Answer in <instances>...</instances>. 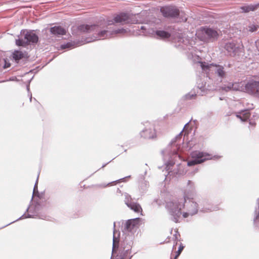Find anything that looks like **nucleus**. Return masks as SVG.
Listing matches in <instances>:
<instances>
[{"label": "nucleus", "instance_id": "1", "mask_svg": "<svg viewBox=\"0 0 259 259\" xmlns=\"http://www.w3.org/2000/svg\"><path fill=\"white\" fill-rule=\"evenodd\" d=\"M166 206L171 215V220L175 223L178 222L182 208H185L187 210L183 213L185 218L196 214L198 210V204L193 200L183 201V199H178L167 202Z\"/></svg>", "mask_w": 259, "mask_h": 259}, {"label": "nucleus", "instance_id": "2", "mask_svg": "<svg viewBox=\"0 0 259 259\" xmlns=\"http://www.w3.org/2000/svg\"><path fill=\"white\" fill-rule=\"evenodd\" d=\"M78 30L82 32L92 33L93 37L87 40L86 42H90L98 39H104L121 34L123 35L127 32L126 29L121 28L110 30V28L103 29V27L97 25H81L78 27Z\"/></svg>", "mask_w": 259, "mask_h": 259}, {"label": "nucleus", "instance_id": "3", "mask_svg": "<svg viewBox=\"0 0 259 259\" xmlns=\"http://www.w3.org/2000/svg\"><path fill=\"white\" fill-rule=\"evenodd\" d=\"M182 132L174 138L166 149L162 152L165 160L167 159V157H168V159H172L173 157L174 158L177 156L180 157V156L178 155L177 151L180 148Z\"/></svg>", "mask_w": 259, "mask_h": 259}, {"label": "nucleus", "instance_id": "4", "mask_svg": "<svg viewBox=\"0 0 259 259\" xmlns=\"http://www.w3.org/2000/svg\"><path fill=\"white\" fill-rule=\"evenodd\" d=\"M197 63L200 65L202 70L206 72L210 71L212 67H214L213 71L215 76H217L221 81L223 79L226 78L227 76V73L225 69V67L222 65L213 63L209 64L202 61H198Z\"/></svg>", "mask_w": 259, "mask_h": 259}, {"label": "nucleus", "instance_id": "5", "mask_svg": "<svg viewBox=\"0 0 259 259\" xmlns=\"http://www.w3.org/2000/svg\"><path fill=\"white\" fill-rule=\"evenodd\" d=\"M38 40V36L33 31L23 30L21 32V38L16 40L18 46L25 47L28 45H34Z\"/></svg>", "mask_w": 259, "mask_h": 259}, {"label": "nucleus", "instance_id": "6", "mask_svg": "<svg viewBox=\"0 0 259 259\" xmlns=\"http://www.w3.org/2000/svg\"><path fill=\"white\" fill-rule=\"evenodd\" d=\"M196 35L200 40L208 42L217 39L219 34L212 28L202 27L196 31Z\"/></svg>", "mask_w": 259, "mask_h": 259}, {"label": "nucleus", "instance_id": "7", "mask_svg": "<svg viewBox=\"0 0 259 259\" xmlns=\"http://www.w3.org/2000/svg\"><path fill=\"white\" fill-rule=\"evenodd\" d=\"M192 160L188 162L187 165L188 166H192L195 164L202 163L204 161L208 159H211L210 155L205 152H200L199 151H194L191 153Z\"/></svg>", "mask_w": 259, "mask_h": 259}, {"label": "nucleus", "instance_id": "8", "mask_svg": "<svg viewBox=\"0 0 259 259\" xmlns=\"http://www.w3.org/2000/svg\"><path fill=\"white\" fill-rule=\"evenodd\" d=\"M196 194V192L194 183L189 180L187 183V186L184 191L183 198L180 199H183V201L193 200Z\"/></svg>", "mask_w": 259, "mask_h": 259}, {"label": "nucleus", "instance_id": "9", "mask_svg": "<svg viewBox=\"0 0 259 259\" xmlns=\"http://www.w3.org/2000/svg\"><path fill=\"white\" fill-rule=\"evenodd\" d=\"M244 90L248 94L259 98V81H248L245 85Z\"/></svg>", "mask_w": 259, "mask_h": 259}, {"label": "nucleus", "instance_id": "10", "mask_svg": "<svg viewBox=\"0 0 259 259\" xmlns=\"http://www.w3.org/2000/svg\"><path fill=\"white\" fill-rule=\"evenodd\" d=\"M161 12L165 17L176 18L180 15L178 9L174 6H166L161 8Z\"/></svg>", "mask_w": 259, "mask_h": 259}, {"label": "nucleus", "instance_id": "11", "mask_svg": "<svg viewBox=\"0 0 259 259\" xmlns=\"http://www.w3.org/2000/svg\"><path fill=\"white\" fill-rule=\"evenodd\" d=\"M124 195L125 197L124 203L128 207L136 212H142V208L141 205L137 202H133V199L131 195L126 193H125Z\"/></svg>", "mask_w": 259, "mask_h": 259}, {"label": "nucleus", "instance_id": "12", "mask_svg": "<svg viewBox=\"0 0 259 259\" xmlns=\"http://www.w3.org/2000/svg\"><path fill=\"white\" fill-rule=\"evenodd\" d=\"M115 23H120L122 24L129 23L132 22V20L129 15L126 13H122L116 15L113 19V20L108 21L106 23V26H109Z\"/></svg>", "mask_w": 259, "mask_h": 259}, {"label": "nucleus", "instance_id": "13", "mask_svg": "<svg viewBox=\"0 0 259 259\" xmlns=\"http://www.w3.org/2000/svg\"><path fill=\"white\" fill-rule=\"evenodd\" d=\"M225 49L231 56H234L238 52L239 47L237 46L236 43L232 41L227 42L225 46Z\"/></svg>", "mask_w": 259, "mask_h": 259}, {"label": "nucleus", "instance_id": "14", "mask_svg": "<svg viewBox=\"0 0 259 259\" xmlns=\"http://www.w3.org/2000/svg\"><path fill=\"white\" fill-rule=\"evenodd\" d=\"M141 136L145 139H153L156 137V132L152 125L150 124L148 128L143 130Z\"/></svg>", "mask_w": 259, "mask_h": 259}, {"label": "nucleus", "instance_id": "15", "mask_svg": "<svg viewBox=\"0 0 259 259\" xmlns=\"http://www.w3.org/2000/svg\"><path fill=\"white\" fill-rule=\"evenodd\" d=\"M221 89L223 91L225 92L239 91L241 89V86L239 82H229L227 84H224L223 85Z\"/></svg>", "mask_w": 259, "mask_h": 259}, {"label": "nucleus", "instance_id": "16", "mask_svg": "<svg viewBox=\"0 0 259 259\" xmlns=\"http://www.w3.org/2000/svg\"><path fill=\"white\" fill-rule=\"evenodd\" d=\"M139 222V218L128 220L125 223L124 229L128 232L132 231L135 227L137 226Z\"/></svg>", "mask_w": 259, "mask_h": 259}, {"label": "nucleus", "instance_id": "17", "mask_svg": "<svg viewBox=\"0 0 259 259\" xmlns=\"http://www.w3.org/2000/svg\"><path fill=\"white\" fill-rule=\"evenodd\" d=\"M133 242L131 241L128 243L127 244V246L123 248L122 252L120 253V255H118L117 259H125L126 257H128V255L130 254V249L132 247Z\"/></svg>", "mask_w": 259, "mask_h": 259}, {"label": "nucleus", "instance_id": "18", "mask_svg": "<svg viewBox=\"0 0 259 259\" xmlns=\"http://www.w3.org/2000/svg\"><path fill=\"white\" fill-rule=\"evenodd\" d=\"M12 56L15 62L18 63L21 59L27 58V54L25 52L17 50L13 52Z\"/></svg>", "mask_w": 259, "mask_h": 259}, {"label": "nucleus", "instance_id": "19", "mask_svg": "<svg viewBox=\"0 0 259 259\" xmlns=\"http://www.w3.org/2000/svg\"><path fill=\"white\" fill-rule=\"evenodd\" d=\"M50 32L52 34L60 36L66 34V30L62 27L61 26H54L50 28Z\"/></svg>", "mask_w": 259, "mask_h": 259}, {"label": "nucleus", "instance_id": "20", "mask_svg": "<svg viewBox=\"0 0 259 259\" xmlns=\"http://www.w3.org/2000/svg\"><path fill=\"white\" fill-rule=\"evenodd\" d=\"M250 112L248 110H242L237 113L236 116L242 121H246L250 116Z\"/></svg>", "mask_w": 259, "mask_h": 259}, {"label": "nucleus", "instance_id": "21", "mask_svg": "<svg viewBox=\"0 0 259 259\" xmlns=\"http://www.w3.org/2000/svg\"><path fill=\"white\" fill-rule=\"evenodd\" d=\"M155 34L157 38L166 39L170 36V34L169 32L164 30H156Z\"/></svg>", "mask_w": 259, "mask_h": 259}, {"label": "nucleus", "instance_id": "22", "mask_svg": "<svg viewBox=\"0 0 259 259\" xmlns=\"http://www.w3.org/2000/svg\"><path fill=\"white\" fill-rule=\"evenodd\" d=\"M258 6V4L255 5H250L248 6H245L241 7V9L242 10V12L247 13L251 11H254Z\"/></svg>", "mask_w": 259, "mask_h": 259}, {"label": "nucleus", "instance_id": "23", "mask_svg": "<svg viewBox=\"0 0 259 259\" xmlns=\"http://www.w3.org/2000/svg\"><path fill=\"white\" fill-rule=\"evenodd\" d=\"M182 44L180 45V46H181V48L184 50H190L192 46L190 44L189 40L187 38H182Z\"/></svg>", "mask_w": 259, "mask_h": 259}, {"label": "nucleus", "instance_id": "24", "mask_svg": "<svg viewBox=\"0 0 259 259\" xmlns=\"http://www.w3.org/2000/svg\"><path fill=\"white\" fill-rule=\"evenodd\" d=\"M253 221L254 224H256L259 222V200H258V208L255 209L254 211Z\"/></svg>", "mask_w": 259, "mask_h": 259}, {"label": "nucleus", "instance_id": "25", "mask_svg": "<svg viewBox=\"0 0 259 259\" xmlns=\"http://www.w3.org/2000/svg\"><path fill=\"white\" fill-rule=\"evenodd\" d=\"M118 240L115 237V232H114L113 237V247L112 252H113L115 250V248L118 247Z\"/></svg>", "mask_w": 259, "mask_h": 259}, {"label": "nucleus", "instance_id": "26", "mask_svg": "<svg viewBox=\"0 0 259 259\" xmlns=\"http://www.w3.org/2000/svg\"><path fill=\"white\" fill-rule=\"evenodd\" d=\"M184 245L182 243H181L180 246H179V249H178V251L176 252V254L175 256L174 259H177V257L181 254V253L182 251L183 250V249H184Z\"/></svg>", "mask_w": 259, "mask_h": 259}, {"label": "nucleus", "instance_id": "27", "mask_svg": "<svg viewBox=\"0 0 259 259\" xmlns=\"http://www.w3.org/2000/svg\"><path fill=\"white\" fill-rule=\"evenodd\" d=\"M205 84L206 83H199L198 81L197 82V88L201 91V92H204L206 90L205 88Z\"/></svg>", "mask_w": 259, "mask_h": 259}, {"label": "nucleus", "instance_id": "28", "mask_svg": "<svg viewBox=\"0 0 259 259\" xmlns=\"http://www.w3.org/2000/svg\"><path fill=\"white\" fill-rule=\"evenodd\" d=\"M74 46L73 43L72 42H68L66 44H63L61 46V48L62 49H65L67 48H71Z\"/></svg>", "mask_w": 259, "mask_h": 259}, {"label": "nucleus", "instance_id": "29", "mask_svg": "<svg viewBox=\"0 0 259 259\" xmlns=\"http://www.w3.org/2000/svg\"><path fill=\"white\" fill-rule=\"evenodd\" d=\"M38 177H39V174L37 176V180L36 181V182L35 183V185L34 186V188H33V196L36 193H38V190H37V183H38Z\"/></svg>", "mask_w": 259, "mask_h": 259}, {"label": "nucleus", "instance_id": "30", "mask_svg": "<svg viewBox=\"0 0 259 259\" xmlns=\"http://www.w3.org/2000/svg\"><path fill=\"white\" fill-rule=\"evenodd\" d=\"M196 96V94L193 93H188L185 96V98L186 100H190L193 99Z\"/></svg>", "mask_w": 259, "mask_h": 259}, {"label": "nucleus", "instance_id": "31", "mask_svg": "<svg viewBox=\"0 0 259 259\" xmlns=\"http://www.w3.org/2000/svg\"><path fill=\"white\" fill-rule=\"evenodd\" d=\"M249 28V31L250 32H254L256 31L257 29L258 26L255 25H250L248 26Z\"/></svg>", "mask_w": 259, "mask_h": 259}, {"label": "nucleus", "instance_id": "32", "mask_svg": "<svg viewBox=\"0 0 259 259\" xmlns=\"http://www.w3.org/2000/svg\"><path fill=\"white\" fill-rule=\"evenodd\" d=\"M31 217H32L31 215H30L29 214H26L25 213H24L21 217H20L17 220H20L22 219H24V218H31Z\"/></svg>", "mask_w": 259, "mask_h": 259}, {"label": "nucleus", "instance_id": "33", "mask_svg": "<svg viewBox=\"0 0 259 259\" xmlns=\"http://www.w3.org/2000/svg\"><path fill=\"white\" fill-rule=\"evenodd\" d=\"M5 61V65H4L3 67L4 68H7L10 66V63L9 62H7L6 60H4Z\"/></svg>", "mask_w": 259, "mask_h": 259}, {"label": "nucleus", "instance_id": "34", "mask_svg": "<svg viewBox=\"0 0 259 259\" xmlns=\"http://www.w3.org/2000/svg\"><path fill=\"white\" fill-rule=\"evenodd\" d=\"M174 163L172 162H171L170 161L168 162V164L166 165V168H167V170H169L170 169V166L172 165Z\"/></svg>", "mask_w": 259, "mask_h": 259}, {"label": "nucleus", "instance_id": "35", "mask_svg": "<svg viewBox=\"0 0 259 259\" xmlns=\"http://www.w3.org/2000/svg\"><path fill=\"white\" fill-rule=\"evenodd\" d=\"M256 47L257 48V49L259 50V39L257 40L256 42Z\"/></svg>", "mask_w": 259, "mask_h": 259}, {"label": "nucleus", "instance_id": "36", "mask_svg": "<svg viewBox=\"0 0 259 259\" xmlns=\"http://www.w3.org/2000/svg\"><path fill=\"white\" fill-rule=\"evenodd\" d=\"M249 124H250V125H252V126H254V125H255V122H253V121H249Z\"/></svg>", "mask_w": 259, "mask_h": 259}, {"label": "nucleus", "instance_id": "37", "mask_svg": "<svg viewBox=\"0 0 259 259\" xmlns=\"http://www.w3.org/2000/svg\"><path fill=\"white\" fill-rule=\"evenodd\" d=\"M253 117L254 118H259V115L257 114H256L255 115H253Z\"/></svg>", "mask_w": 259, "mask_h": 259}, {"label": "nucleus", "instance_id": "38", "mask_svg": "<svg viewBox=\"0 0 259 259\" xmlns=\"http://www.w3.org/2000/svg\"><path fill=\"white\" fill-rule=\"evenodd\" d=\"M141 29L142 30H146V27L145 26H142L140 27Z\"/></svg>", "mask_w": 259, "mask_h": 259}, {"label": "nucleus", "instance_id": "39", "mask_svg": "<svg viewBox=\"0 0 259 259\" xmlns=\"http://www.w3.org/2000/svg\"><path fill=\"white\" fill-rule=\"evenodd\" d=\"M182 21H186V20H187V18H186V17H182Z\"/></svg>", "mask_w": 259, "mask_h": 259}, {"label": "nucleus", "instance_id": "40", "mask_svg": "<svg viewBox=\"0 0 259 259\" xmlns=\"http://www.w3.org/2000/svg\"><path fill=\"white\" fill-rule=\"evenodd\" d=\"M124 178H122V179H119L117 181H114V182H112L111 183H115V182H119L120 180H122V179H124Z\"/></svg>", "mask_w": 259, "mask_h": 259}, {"label": "nucleus", "instance_id": "41", "mask_svg": "<svg viewBox=\"0 0 259 259\" xmlns=\"http://www.w3.org/2000/svg\"><path fill=\"white\" fill-rule=\"evenodd\" d=\"M31 100H32V95L31 94L30 97V101H31Z\"/></svg>", "mask_w": 259, "mask_h": 259}, {"label": "nucleus", "instance_id": "42", "mask_svg": "<svg viewBox=\"0 0 259 259\" xmlns=\"http://www.w3.org/2000/svg\"><path fill=\"white\" fill-rule=\"evenodd\" d=\"M27 89L28 91H29V86H27Z\"/></svg>", "mask_w": 259, "mask_h": 259}, {"label": "nucleus", "instance_id": "43", "mask_svg": "<svg viewBox=\"0 0 259 259\" xmlns=\"http://www.w3.org/2000/svg\"><path fill=\"white\" fill-rule=\"evenodd\" d=\"M201 211L205 212L206 211H205V210H204V209H202V210H201Z\"/></svg>", "mask_w": 259, "mask_h": 259}, {"label": "nucleus", "instance_id": "44", "mask_svg": "<svg viewBox=\"0 0 259 259\" xmlns=\"http://www.w3.org/2000/svg\"><path fill=\"white\" fill-rule=\"evenodd\" d=\"M175 238H176V239H178V238H177V235H176V234L175 235Z\"/></svg>", "mask_w": 259, "mask_h": 259}, {"label": "nucleus", "instance_id": "45", "mask_svg": "<svg viewBox=\"0 0 259 259\" xmlns=\"http://www.w3.org/2000/svg\"><path fill=\"white\" fill-rule=\"evenodd\" d=\"M208 209L209 210H210V211H211V210H212L211 209ZM215 210L214 209H213V210Z\"/></svg>", "mask_w": 259, "mask_h": 259}, {"label": "nucleus", "instance_id": "46", "mask_svg": "<svg viewBox=\"0 0 259 259\" xmlns=\"http://www.w3.org/2000/svg\"><path fill=\"white\" fill-rule=\"evenodd\" d=\"M175 248V245H174L173 246V248H173V249H174Z\"/></svg>", "mask_w": 259, "mask_h": 259}, {"label": "nucleus", "instance_id": "47", "mask_svg": "<svg viewBox=\"0 0 259 259\" xmlns=\"http://www.w3.org/2000/svg\"><path fill=\"white\" fill-rule=\"evenodd\" d=\"M106 165V164H104L102 166V167H104Z\"/></svg>", "mask_w": 259, "mask_h": 259}, {"label": "nucleus", "instance_id": "48", "mask_svg": "<svg viewBox=\"0 0 259 259\" xmlns=\"http://www.w3.org/2000/svg\"><path fill=\"white\" fill-rule=\"evenodd\" d=\"M188 123L189 122H187V123H186L185 125H187Z\"/></svg>", "mask_w": 259, "mask_h": 259}, {"label": "nucleus", "instance_id": "49", "mask_svg": "<svg viewBox=\"0 0 259 259\" xmlns=\"http://www.w3.org/2000/svg\"><path fill=\"white\" fill-rule=\"evenodd\" d=\"M15 221H13V223H15ZM11 224V223H10V224ZM8 225H9V224Z\"/></svg>", "mask_w": 259, "mask_h": 259}, {"label": "nucleus", "instance_id": "50", "mask_svg": "<svg viewBox=\"0 0 259 259\" xmlns=\"http://www.w3.org/2000/svg\"><path fill=\"white\" fill-rule=\"evenodd\" d=\"M28 208H27V209H26V211H27L28 210Z\"/></svg>", "mask_w": 259, "mask_h": 259}]
</instances>
